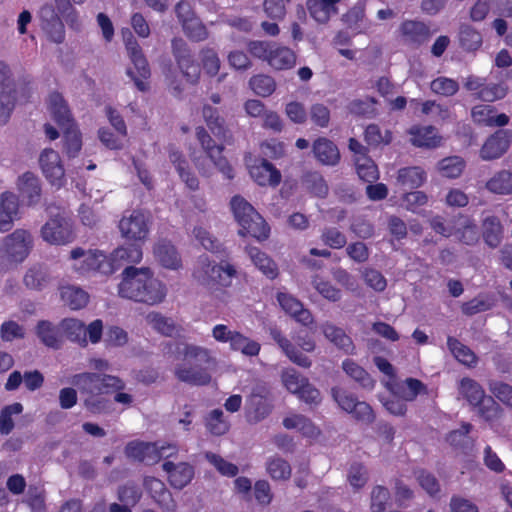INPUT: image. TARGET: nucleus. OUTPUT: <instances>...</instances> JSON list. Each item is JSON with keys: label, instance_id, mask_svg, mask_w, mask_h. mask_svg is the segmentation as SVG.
I'll list each match as a JSON object with an SVG mask.
<instances>
[{"label": "nucleus", "instance_id": "1", "mask_svg": "<svg viewBox=\"0 0 512 512\" xmlns=\"http://www.w3.org/2000/svg\"><path fill=\"white\" fill-rule=\"evenodd\" d=\"M183 362L174 367V376L181 382L203 386L210 383L211 371L218 366V360L212 350L190 343H182L177 347Z\"/></svg>", "mask_w": 512, "mask_h": 512}, {"label": "nucleus", "instance_id": "2", "mask_svg": "<svg viewBox=\"0 0 512 512\" xmlns=\"http://www.w3.org/2000/svg\"><path fill=\"white\" fill-rule=\"evenodd\" d=\"M118 293L122 298L152 306L163 302L166 287L149 268L129 266L122 272Z\"/></svg>", "mask_w": 512, "mask_h": 512}, {"label": "nucleus", "instance_id": "3", "mask_svg": "<svg viewBox=\"0 0 512 512\" xmlns=\"http://www.w3.org/2000/svg\"><path fill=\"white\" fill-rule=\"evenodd\" d=\"M71 383L85 396L84 405L94 414L102 413L108 408V400L101 397L103 393L125 388L124 381L119 377L93 372L75 374Z\"/></svg>", "mask_w": 512, "mask_h": 512}, {"label": "nucleus", "instance_id": "4", "mask_svg": "<svg viewBox=\"0 0 512 512\" xmlns=\"http://www.w3.org/2000/svg\"><path fill=\"white\" fill-rule=\"evenodd\" d=\"M46 212L49 218L41 228V238L51 245H66L73 242L75 233L68 210L62 206L48 204Z\"/></svg>", "mask_w": 512, "mask_h": 512}, {"label": "nucleus", "instance_id": "5", "mask_svg": "<svg viewBox=\"0 0 512 512\" xmlns=\"http://www.w3.org/2000/svg\"><path fill=\"white\" fill-rule=\"evenodd\" d=\"M236 276L237 270L232 264L227 261L216 264L207 255L198 257L193 270L194 279L209 288L229 287Z\"/></svg>", "mask_w": 512, "mask_h": 512}, {"label": "nucleus", "instance_id": "6", "mask_svg": "<svg viewBox=\"0 0 512 512\" xmlns=\"http://www.w3.org/2000/svg\"><path fill=\"white\" fill-rule=\"evenodd\" d=\"M230 204L235 220L241 227L239 235H250L258 241L269 237L268 224L249 202L241 196H234Z\"/></svg>", "mask_w": 512, "mask_h": 512}, {"label": "nucleus", "instance_id": "7", "mask_svg": "<svg viewBox=\"0 0 512 512\" xmlns=\"http://www.w3.org/2000/svg\"><path fill=\"white\" fill-rule=\"evenodd\" d=\"M458 392L470 405L477 408L478 415L486 421H494L502 416V407L493 397L486 395L485 390L476 380L469 377L462 378L458 383Z\"/></svg>", "mask_w": 512, "mask_h": 512}, {"label": "nucleus", "instance_id": "8", "mask_svg": "<svg viewBox=\"0 0 512 512\" xmlns=\"http://www.w3.org/2000/svg\"><path fill=\"white\" fill-rule=\"evenodd\" d=\"M33 247V238L29 231L17 229L3 238L0 253L9 262H22Z\"/></svg>", "mask_w": 512, "mask_h": 512}, {"label": "nucleus", "instance_id": "9", "mask_svg": "<svg viewBox=\"0 0 512 512\" xmlns=\"http://www.w3.org/2000/svg\"><path fill=\"white\" fill-rule=\"evenodd\" d=\"M124 43L128 56L138 75H136L132 69H128L127 74L134 81L138 90L146 91L148 89V84L145 80H147L151 75L148 61L142 52L140 44L131 32H128V35L124 36Z\"/></svg>", "mask_w": 512, "mask_h": 512}, {"label": "nucleus", "instance_id": "10", "mask_svg": "<svg viewBox=\"0 0 512 512\" xmlns=\"http://www.w3.org/2000/svg\"><path fill=\"white\" fill-rule=\"evenodd\" d=\"M70 259L74 261L72 268L80 273L87 274L92 271L110 273L113 270L112 264L105 254L98 250H84L77 247L71 250Z\"/></svg>", "mask_w": 512, "mask_h": 512}, {"label": "nucleus", "instance_id": "11", "mask_svg": "<svg viewBox=\"0 0 512 512\" xmlns=\"http://www.w3.org/2000/svg\"><path fill=\"white\" fill-rule=\"evenodd\" d=\"M177 452L175 446L171 444L159 445L158 442H130L125 453L128 457L145 462L146 464L157 463L161 458H169Z\"/></svg>", "mask_w": 512, "mask_h": 512}, {"label": "nucleus", "instance_id": "12", "mask_svg": "<svg viewBox=\"0 0 512 512\" xmlns=\"http://www.w3.org/2000/svg\"><path fill=\"white\" fill-rule=\"evenodd\" d=\"M171 46L172 54L181 73L186 78L187 82L196 84L200 78L201 70L199 65L195 62L187 43L182 38H174Z\"/></svg>", "mask_w": 512, "mask_h": 512}, {"label": "nucleus", "instance_id": "13", "mask_svg": "<svg viewBox=\"0 0 512 512\" xmlns=\"http://www.w3.org/2000/svg\"><path fill=\"white\" fill-rule=\"evenodd\" d=\"M122 237L135 243L143 242L149 233L147 216L138 210L127 212L119 221Z\"/></svg>", "mask_w": 512, "mask_h": 512}, {"label": "nucleus", "instance_id": "14", "mask_svg": "<svg viewBox=\"0 0 512 512\" xmlns=\"http://www.w3.org/2000/svg\"><path fill=\"white\" fill-rule=\"evenodd\" d=\"M16 101L15 82L7 64L0 61V124L9 119Z\"/></svg>", "mask_w": 512, "mask_h": 512}, {"label": "nucleus", "instance_id": "15", "mask_svg": "<svg viewBox=\"0 0 512 512\" xmlns=\"http://www.w3.org/2000/svg\"><path fill=\"white\" fill-rule=\"evenodd\" d=\"M196 137L201 144V147L207 154V157L214 164V166L228 179H232L233 168L228 160L222 155L224 150L223 145H216L215 141L211 138L209 133L203 127L196 128Z\"/></svg>", "mask_w": 512, "mask_h": 512}, {"label": "nucleus", "instance_id": "16", "mask_svg": "<svg viewBox=\"0 0 512 512\" xmlns=\"http://www.w3.org/2000/svg\"><path fill=\"white\" fill-rule=\"evenodd\" d=\"M41 171L47 181L57 189L66 183L65 169L59 153L51 148L44 149L39 157Z\"/></svg>", "mask_w": 512, "mask_h": 512}, {"label": "nucleus", "instance_id": "17", "mask_svg": "<svg viewBox=\"0 0 512 512\" xmlns=\"http://www.w3.org/2000/svg\"><path fill=\"white\" fill-rule=\"evenodd\" d=\"M398 36L403 45L417 49L430 40L432 32L423 21L405 20L399 25Z\"/></svg>", "mask_w": 512, "mask_h": 512}, {"label": "nucleus", "instance_id": "18", "mask_svg": "<svg viewBox=\"0 0 512 512\" xmlns=\"http://www.w3.org/2000/svg\"><path fill=\"white\" fill-rule=\"evenodd\" d=\"M41 27L47 33L51 41L62 43L65 39L64 25L51 4H45L39 11Z\"/></svg>", "mask_w": 512, "mask_h": 512}, {"label": "nucleus", "instance_id": "19", "mask_svg": "<svg viewBox=\"0 0 512 512\" xmlns=\"http://www.w3.org/2000/svg\"><path fill=\"white\" fill-rule=\"evenodd\" d=\"M511 132L509 130H498L490 136L480 150V157L489 161L501 157L509 148Z\"/></svg>", "mask_w": 512, "mask_h": 512}, {"label": "nucleus", "instance_id": "20", "mask_svg": "<svg viewBox=\"0 0 512 512\" xmlns=\"http://www.w3.org/2000/svg\"><path fill=\"white\" fill-rule=\"evenodd\" d=\"M269 334L290 361L303 368H309L312 365L309 357L300 352L277 326H270Z\"/></svg>", "mask_w": 512, "mask_h": 512}, {"label": "nucleus", "instance_id": "21", "mask_svg": "<svg viewBox=\"0 0 512 512\" xmlns=\"http://www.w3.org/2000/svg\"><path fill=\"white\" fill-rule=\"evenodd\" d=\"M18 190L28 205H36L40 202L42 187L38 176L32 172H25L18 178Z\"/></svg>", "mask_w": 512, "mask_h": 512}, {"label": "nucleus", "instance_id": "22", "mask_svg": "<svg viewBox=\"0 0 512 512\" xmlns=\"http://www.w3.org/2000/svg\"><path fill=\"white\" fill-rule=\"evenodd\" d=\"M162 467L168 474V480L174 488L182 489L193 479L194 468L186 462L175 464L167 461Z\"/></svg>", "mask_w": 512, "mask_h": 512}, {"label": "nucleus", "instance_id": "23", "mask_svg": "<svg viewBox=\"0 0 512 512\" xmlns=\"http://www.w3.org/2000/svg\"><path fill=\"white\" fill-rule=\"evenodd\" d=\"M277 300L282 309L296 319V321L302 323L305 326L310 325L313 322V316L308 309L303 307V304L287 293H279Z\"/></svg>", "mask_w": 512, "mask_h": 512}, {"label": "nucleus", "instance_id": "24", "mask_svg": "<svg viewBox=\"0 0 512 512\" xmlns=\"http://www.w3.org/2000/svg\"><path fill=\"white\" fill-rule=\"evenodd\" d=\"M251 177L261 186H275L280 183V172L267 160L262 159L250 167Z\"/></svg>", "mask_w": 512, "mask_h": 512}, {"label": "nucleus", "instance_id": "25", "mask_svg": "<svg viewBox=\"0 0 512 512\" xmlns=\"http://www.w3.org/2000/svg\"><path fill=\"white\" fill-rule=\"evenodd\" d=\"M321 330L325 338L338 349L343 350L346 354L355 353V346L351 337L347 335L342 328L330 322H325L321 325Z\"/></svg>", "mask_w": 512, "mask_h": 512}, {"label": "nucleus", "instance_id": "26", "mask_svg": "<svg viewBox=\"0 0 512 512\" xmlns=\"http://www.w3.org/2000/svg\"><path fill=\"white\" fill-rule=\"evenodd\" d=\"M19 208L18 197L12 192H4L0 197V232L9 231Z\"/></svg>", "mask_w": 512, "mask_h": 512}, {"label": "nucleus", "instance_id": "27", "mask_svg": "<svg viewBox=\"0 0 512 512\" xmlns=\"http://www.w3.org/2000/svg\"><path fill=\"white\" fill-rule=\"evenodd\" d=\"M48 106L53 119L60 127L64 129L74 125L71 112L61 94L52 93L49 96Z\"/></svg>", "mask_w": 512, "mask_h": 512}, {"label": "nucleus", "instance_id": "28", "mask_svg": "<svg viewBox=\"0 0 512 512\" xmlns=\"http://www.w3.org/2000/svg\"><path fill=\"white\" fill-rule=\"evenodd\" d=\"M345 374L356 382L361 388L371 391L375 387V380L371 375L353 359H345L342 362Z\"/></svg>", "mask_w": 512, "mask_h": 512}, {"label": "nucleus", "instance_id": "29", "mask_svg": "<svg viewBox=\"0 0 512 512\" xmlns=\"http://www.w3.org/2000/svg\"><path fill=\"white\" fill-rule=\"evenodd\" d=\"M411 142L418 147L435 148L441 144L442 138L433 126H414L409 130Z\"/></svg>", "mask_w": 512, "mask_h": 512}, {"label": "nucleus", "instance_id": "30", "mask_svg": "<svg viewBox=\"0 0 512 512\" xmlns=\"http://www.w3.org/2000/svg\"><path fill=\"white\" fill-rule=\"evenodd\" d=\"M144 484L161 508L175 512L176 505L173 503L172 495L162 481L156 478H146Z\"/></svg>", "mask_w": 512, "mask_h": 512}, {"label": "nucleus", "instance_id": "31", "mask_svg": "<svg viewBox=\"0 0 512 512\" xmlns=\"http://www.w3.org/2000/svg\"><path fill=\"white\" fill-rule=\"evenodd\" d=\"M296 59L297 56L292 49L274 43L268 64L276 70H287L295 66Z\"/></svg>", "mask_w": 512, "mask_h": 512}, {"label": "nucleus", "instance_id": "32", "mask_svg": "<svg viewBox=\"0 0 512 512\" xmlns=\"http://www.w3.org/2000/svg\"><path fill=\"white\" fill-rule=\"evenodd\" d=\"M389 388L395 397L403 401H413L418 394L425 390L424 384L414 378H408L403 382L391 383Z\"/></svg>", "mask_w": 512, "mask_h": 512}, {"label": "nucleus", "instance_id": "33", "mask_svg": "<svg viewBox=\"0 0 512 512\" xmlns=\"http://www.w3.org/2000/svg\"><path fill=\"white\" fill-rule=\"evenodd\" d=\"M271 405L262 395L253 393L247 400L246 417L250 423H258L271 412Z\"/></svg>", "mask_w": 512, "mask_h": 512}, {"label": "nucleus", "instance_id": "34", "mask_svg": "<svg viewBox=\"0 0 512 512\" xmlns=\"http://www.w3.org/2000/svg\"><path fill=\"white\" fill-rule=\"evenodd\" d=\"M157 261L165 268L177 270L181 267V258L175 247L169 242L161 241L154 248Z\"/></svg>", "mask_w": 512, "mask_h": 512}, {"label": "nucleus", "instance_id": "35", "mask_svg": "<svg viewBox=\"0 0 512 512\" xmlns=\"http://www.w3.org/2000/svg\"><path fill=\"white\" fill-rule=\"evenodd\" d=\"M313 152L315 157L326 165H335L340 159L337 146L326 138H319L314 142Z\"/></svg>", "mask_w": 512, "mask_h": 512}, {"label": "nucleus", "instance_id": "36", "mask_svg": "<svg viewBox=\"0 0 512 512\" xmlns=\"http://www.w3.org/2000/svg\"><path fill=\"white\" fill-rule=\"evenodd\" d=\"M341 0H307L310 15L319 23L329 21L331 15L337 13L336 4Z\"/></svg>", "mask_w": 512, "mask_h": 512}, {"label": "nucleus", "instance_id": "37", "mask_svg": "<svg viewBox=\"0 0 512 512\" xmlns=\"http://www.w3.org/2000/svg\"><path fill=\"white\" fill-rule=\"evenodd\" d=\"M60 296L62 301L72 310L84 308L89 301L88 293L75 285L61 286Z\"/></svg>", "mask_w": 512, "mask_h": 512}, {"label": "nucleus", "instance_id": "38", "mask_svg": "<svg viewBox=\"0 0 512 512\" xmlns=\"http://www.w3.org/2000/svg\"><path fill=\"white\" fill-rule=\"evenodd\" d=\"M426 172L418 166L401 168L397 174V183L405 189H415L426 181Z\"/></svg>", "mask_w": 512, "mask_h": 512}, {"label": "nucleus", "instance_id": "39", "mask_svg": "<svg viewBox=\"0 0 512 512\" xmlns=\"http://www.w3.org/2000/svg\"><path fill=\"white\" fill-rule=\"evenodd\" d=\"M60 328L67 339L78 343L82 347L87 346L88 339L86 338L85 324L81 320L75 318L63 319Z\"/></svg>", "mask_w": 512, "mask_h": 512}, {"label": "nucleus", "instance_id": "40", "mask_svg": "<svg viewBox=\"0 0 512 512\" xmlns=\"http://www.w3.org/2000/svg\"><path fill=\"white\" fill-rule=\"evenodd\" d=\"M483 238L485 243L491 247L496 248L500 245L503 238V226L496 216H487L483 220Z\"/></svg>", "mask_w": 512, "mask_h": 512}, {"label": "nucleus", "instance_id": "41", "mask_svg": "<svg viewBox=\"0 0 512 512\" xmlns=\"http://www.w3.org/2000/svg\"><path fill=\"white\" fill-rule=\"evenodd\" d=\"M169 160L175 165L179 176L186 183V185L191 190L198 189V179L190 172L187 161L178 150H175L174 148L169 149Z\"/></svg>", "mask_w": 512, "mask_h": 512}, {"label": "nucleus", "instance_id": "42", "mask_svg": "<svg viewBox=\"0 0 512 512\" xmlns=\"http://www.w3.org/2000/svg\"><path fill=\"white\" fill-rule=\"evenodd\" d=\"M342 21L354 35L364 33L368 28L365 9L361 5L352 7L342 16Z\"/></svg>", "mask_w": 512, "mask_h": 512}, {"label": "nucleus", "instance_id": "43", "mask_svg": "<svg viewBox=\"0 0 512 512\" xmlns=\"http://www.w3.org/2000/svg\"><path fill=\"white\" fill-rule=\"evenodd\" d=\"M51 278L46 267L43 265H34L27 270L23 282L29 289L42 290L50 282Z\"/></svg>", "mask_w": 512, "mask_h": 512}, {"label": "nucleus", "instance_id": "44", "mask_svg": "<svg viewBox=\"0 0 512 512\" xmlns=\"http://www.w3.org/2000/svg\"><path fill=\"white\" fill-rule=\"evenodd\" d=\"M202 115L211 132L216 137L226 140L227 130L224 126L225 120L219 115L218 109L206 104L203 106Z\"/></svg>", "mask_w": 512, "mask_h": 512}, {"label": "nucleus", "instance_id": "45", "mask_svg": "<svg viewBox=\"0 0 512 512\" xmlns=\"http://www.w3.org/2000/svg\"><path fill=\"white\" fill-rule=\"evenodd\" d=\"M447 345L450 352L460 363L470 368L476 366L478 362L477 356L469 347L461 343L458 339L448 337Z\"/></svg>", "mask_w": 512, "mask_h": 512}, {"label": "nucleus", "instance_id": "46", "mask_svg": "<svg viewBox=\"0 0 512 512\" xmlns=\"http://www.w3.org/2000/svg\"><path fill=\"white\" fill-rule=\"evenodd\" d=\"M486 188L498 195H512V172L501 170L495 173L486 183Z\"/></svg>", "mask_w": 512, "mask_h": 512}, {"label": "nucleus", "instance_id": "47", "mask_svg": "<svg viewBox=\"0 0 512 512\" xmlns=\"http://www.w3.org/2000/svg\"><path fill=\"white\" fill-rule=\"evenodd\" d=\"M283 425L287 429H297L307 437H315L319 434V430L313 422L302 414H292L285 417Z\"/></svg>", "mask_w": 512, "mask_h": 512}, {"label": "nucleus", "instance_id": "48", "mask_svg": "<svg viewBox=\"0 0 512 512\" xmlns=\"http://www.w3.org/2000/svg\"><path fill=\"white\" fill-rule=\"evenodd\" d=\"M230 348L233 351L241 352L245 356H257L261 350L259 342L236 331L231 339Z\"/></svg>", "mask_w": 512, "mask_h": 512}, {"label": "nucleus", "instance_id": "49", "mask_svg": "<svg viewBox=\"0 0 512 512\" xmlns=\"http://www.w3.org/2000/svg\"><path fill=\"white\" fill-rule=\"evenodd\" d=\"M247 252L254 265L263 272L268 278L274 279L277 274V266L274 261L257 247L247 248Z\"/></svg>", "mask_w": 512, "mask_h": 512}, {"label": "nucleus", "instance_id": "50", "mask_svg": "<svg viewBox=\"0 0 512 512\" xmlns=\"http://www.w3.org/2000/svg\"><path fill=\"white\" fill-rule=\"evenodd\" d=\"M112 262L121 265L122 262L139 263L142 260V249L138 243L115 249L111 255Z\"/></svg>", "mask_w": 512, "mask_h": 512}, {"label": "nucleus", "instance_id": "51", "mask_svg": "<svg viewBox=\"0 0 512 512\" xmlns=\"http://www.w3.org/2000/svg\"><path fill=\"white\" fill-rule=\"evenodd\" d=\"M36 334L40 341L47 347L58 349L61 340L55 326L49 321H40L36 327Z\"/></svg>", "mask_w": 512, "mask_h": 512}, {"label": "nucleus", "instance_id": "52", "mask_svg": "<svg viewBox=\"0 0 512 512\" xmlns=\"http://www.w3.org/2000/svg\"><path fill=\"white\" fill-rule=\"evenodd\" d=\"M459 227L455 230L458 239L466 244L473 245L478 241V228L477 225L468 217L458 218Z\"/></svg>", "mask_w": 512, "mask_h": 512}, {"label": "nucleus", "instance_id": "53", "mask_svg": "<svg viewBox=\"0 0 512 512\" xmlns=\"http://www.w3.org/2000/svg\"><path fill=\"white\" fill-rule=\"evenodd\" d=\"M358 176L365 182L373 183L379 178V171L374 161L366 155L357 156L355 160Z\"/></svg>", "mask_w": 512, "mask_h": 512}, {"label": "nucleus", "instance_id": "54", "mask_svg": "<svg viewBox=\"0 0 512 512\" xmlns=\"http://www.w3.org/2000/svg\"><path fill=\"white\" fill-rule=\"evenodd\" d=\"M266 470L275 481L288 480L291 476L290 464L281 457H271L266 463Z\"/></svg>", "mask_w": 512, "mask_h": 512}, {"label": "nucleus", "instance_id": "55", "mask_svg": "<svg viewBox=\"0 0 512 512\" xmlns=\"http://www.w3.org/2000/svg\"><path fill=\"white\" fill-rule=\"evenodd\" d=\"M465 168V161L459 156H450L438 163V171L443 177L458 178Z\"/></svg>", "mask_w": 512, "mask_h": 512}, {"label": "nucleus", "instance_id": "56", "mask_svg": "<svg viewBox=\"0 0 512 512\" xmlns=\"http://www.w3.org/2000/svg\"><path fill=\"white\" fill-rule=\"evenodd\" d=\"M147 323L152 326L153 329L158 331L164 336L172 337L178 332V329L174 322L161 315L157 312H151L146 317Z\"/></svg>", "mask_w": 512, "mask_h": 512}, {"label": "nucleus", "instance_id": "57", "mask_svg": "<svg viewBox=\"0 0 512 512\" xmlns=\"http://www.w3.org/2000/svg\"><path fill=\"white\" fill-rule=\"evenodd\" d=\"M460 44L467 51H475L482 45V36L470 25H462L459 32Z\"/></svg>", "mask_w": 512, "mask_h": 512}, {"label": "nucleus", "instance_id": "58", "mask_svg": "<svg viewBox=\"0 0 512 512\" xmlns=\"http://www.w3.org/2000/svg\"><path fill=\"white\" fill-rule=\"evenodd\" d=\"M185 35L195 42H201L209 37L207 27L197 15L182 25Z\"/></svg>", "mask_w": 512, "mask_h": 512}, {"label": "nucleus", "instance_id": "59", "mask_svg": "<svg viewBox=\"0 0 512 512\" xmlns=\"http://www.w3.org/2000/svg\"><path fill=\"white\" fill-rule=\"evenodd\" d=\"M491 394L506 407L512 409V386L500 380H489Z\"/></svg>", "mask_w": 512, "mask_h": 512}, {"label": "nucleus", "instance_id": "60", "mask_svg": "<svg viewBox=\"0 0 512 512\" xmlns=\"http://www.w3.org/2000/svg\"><path fill=\"white\" fill-rule=\"evenodd\" d=\"M390 501V491L382 486L373 487L370 494V510L371 512H386Z\"/></svg>", "mask_w": 512, "mask_h": 512}, {"label": "nucleus", "instance_id": "61", "mask_svg": "<svg viewBox=\"0 0 512 512\" xmlns=\"http://www.w3.org/2000/svg\"><path fill=\"white\" fill-rule=\"evenodd\" d=\"M64 151L68 157H75L82 147L80 132L73 126L64 128Z\"/></svg>", "mask_w": 512, "mask_h": 512}, {"label": "nucleus", "instance_id": "62", "mask_svg": "<svg viewBox=\"0 0 512 512\" xmlns=\"http://www.w3.org/2000/svg\"><path fill=\"white\" fill-rule=\"evenodd\" d=\"M307 380L308 379L306 377L301 375V373L294 368H286L281 372V381L283 385L293 394L299 391V389L306 384Z\"/></svg>", "mask_w": 512, "mask_h": 512}, {"label": "nucleus", "instance_id": "63", "mask_svg": "<svg viewBox=\"0 0 512 512\" xmlns=\"http://www.w3.org/2000/svg\"><path fill=\"white\" fill-rule=\"evenodd\" d=\"M193 234L198 242L203 246L204 249L212 253H222L221 243L215 238L208 230L203 227H195Z\"/></svg>", "mask_w": 512, "mask_h": 512}, {"label": "nucleus", "instance_id": "64", "mask_svg": "<svg viewBox=\"0 0 512 512\" xmlns=\"http://www.w3.org/2000/svg\"><path fill=\"white\" fill-rule=\"evenodd\" d=\"M193 234L198 242L203 246L204 249L212 253H222L221 243L215 238L208 230L203 227H195Z\"/></svg>", "mask_w": 512, "mask_h": 512}]
</instances>
